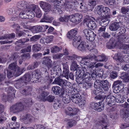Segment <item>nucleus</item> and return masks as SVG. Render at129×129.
I'll list each match as a JSON object with an SVG mask.
<instances>
[{"label": "nucleus", "instance_id": "nucleus-24", "mask_svg": "<svg viewBox=\"0 0 129 129\" xmlns=\"http://www.w3.org/2000/svg\"><path fill=\"white\" fill-rule=\"evenodd\" d=\"M93 61H90L89 60V61H87L86 60H84L82 61L81 63H82V66L83 65H85L86 66V67L87 68H89L91 67H93L94 65L96 63V62H93Z\"/></svg>", "mask_w": 129, "mask_h": 129}, {"label": "nucleus", "instance_id": "nucleus-21", "mask_svg": "<svg viewBox=\"0 0 129 129\" xmlns=\"http://www.w3.org/2000/svg\"><path fill=\"white\" fill-rule=\"evenodd\" d=\"M52 90L53 93L56 95H62L63 92L62 90V89L57 86L52 87Z\"/></svg>", "mask_w": 129, "mask_h": 129}, {"label": "nucleus", "instance_id": "nucleus-30", "mask_svg": "<svg viewBox=\"0 0 129 129\" xmlns=\"http://www.w3.org/2000/svg\"><path fill=\"white\" fill-rule=\"evenodd\" d=\"M94 109L98 111L101 112L104 110V106L101 102L96 103Z\"/></svg>", "mask_w": 129, "mask_h": 129}, {"label": "nucleus", "instance_id": "nucleus-52", "mask_svg": "<svg viewBox=\"0 0 129 129\" xmlns=\"http://www.w3.org/2000/svg\"><path fill=\"white\" fill-rule=\"evenodd\" d=\"M76 18V20L77 21V23L80 22L81 19L82 18V16L81 14L75 13L74 14Z\"/></svg>", "mask_w": 129, "mask_h": 129}, {"label": "nucleus", "instance_id": "nucleus-26", "mask_svg": "<svg viewBox=\"0 0 129 129\" xmlns=\"http://www.w3.org/2000/svg\"><path fill=\"white\" fill-rule=\"evenodd\" d=\"M52 61L48 57H45L42 63L46 66L48 68H50L52 66Z\"/></svg>", "mask_w": 129, "mask_h": 129}, {"label": "nucleus", "instance_id": "nucleus-49", "mask_svg": "<svg viewBox=\"0 0 129 129\" xmlns=\"http://www.w3.org/2000/svg\"><path fill=\"white\" fill-rule=\"evenodd\" d=\"M117 86L118 87V89L119 90V91L121 89H123V91L126 90L127 92H129V89L128 88L125 87L124 88L123 84H119L118 85H117Z\"/></svg>", "mask_w": 129, "mask_h": 129}, {"label": "nucleus", "instance_id": "nucleus-37", "mask_svg": "<svg viewBox=\"0 0 129 129\" xmlns=\"http://www.w3.org/2000/svg\"><path fill=\"white\" fill-rule=\"evenodd\" d=\"M95 47V45L94 43L93 44L92 42L89 43L88 44L86 45V48L89 51L93 50V51H95L96 50L94 49Z\"/></svg>", "mask_w": 129, "mask_h": 129}, {"label": "nucleus", "instance_id": "nucleus-28", "mask_svg": "<svg viewBox=\"0 0 129 129\" xmlns=\"http://www.w3.org/2000/svg\"><path fill=\"white\" fill-rule=\"evenodd\" d=\"M77 29L75 28L71 30L67 34V37L69 39H71L75 36L77 34Z\"/></svg>", "mask_w": 129, "mask_h": 129}, {"label": "nucleus", "instance_id": "nucleus-54", "mask_svg": "<svg viewBox=\"0 0 129 129\" xmlns=\"http://www.w3.org/2000/svg\"><path fill=\"white\" fill-rule=\"evenodd\" d=\"M32 74H34V79H37L38 78H35V76L36 77L39 76H40L41 74V72H40V70H39L38 69H37L35 70V71L33 72L32 73H31Z\"/></svg>", "mask_w": 129, "mask_h": 129}, {"label": "nucleus", "instance_id": "nucleus-27", "mask_svg": "<svg viewBox=\"0 0 129 129\" xmlns=\"http://www.w3.org/2000/svg\"><path fill=\"white\" fill-rule=\"evenodd\" d=\"M89 74L91 75L90 76L92 77V79H93L95 80L97 78V73L96 72L95 70V69L94 67V66L93 65V67H90L89 68Z\"/></svg>", "mask_w": 129, "mask_h": 129}, {"label": "nucleus", "instance_id": "nucleus-10", "mask_svg": "<svg viewBox=\"0 0 129 129\" xmlns=\"http://www.w3.org/2000/svg\"><path fill=\"white\" fill-rule=\"evenodd\" d=\"M85 71H86L85 69L80 70H77V73L79 75V74H81L83 78L84 79L85 81H88L90 80L92 78V77L90 76L91 75H90V74L88 72H85Z\"/></svg>", "mask_w": 129, "mask_h": 129}, {"label": "nucleus", "instance_id": "nucleus-2", "mask_svg": "<svg viewBox=\"0 0 129 129\" xmlns=\"http://www.w3.org/2000/svg\"><path fill=\"white\" fill-rule=\"evenodd\" d=\"M111 17V15H107L105 18H99L96 20L97 22L101 26L98 30L99 34H102L105 32L106 27L109 22V19Z\"/></svg>", "mask_w": 129, "mask_h": 129}, {"label": "nucleus", "instance_id": "nucleus-29", "mask_svg": "<svg viewBox=\"0 0 129 129\" xmlns=\"http://www.w3.org/2000/svg\"><path fill=\"white\" fill-rule=\"evenodd\" d=\"M115 101L118 103H122L125 101L126 99L123 96L118 94L115 95Z\"/></svg>", "mask_w": 129, "mask_h": 129}, {"label": "nucleus", "instance_id": "nucleus-25", "mask_svg": "<svg viewBox=\"0 0 129 129\" xmlns=\"http://www.w3.org/2000/svg\"><path fill=\"white\" fill-rule=\"evenodd\" d=\"M53 17L49 16L48 15L44 14L43 18L41 20V22L51 23L53 20Z\"/></svg>", "mask_w": 129, "mask_h": 129}, {"label": "nucleus", "instance_id": "nucleus-18", "mask_svg": "<svg viewBox=\"0 0 129 129\" xmlns=\"http://www.w3.org/2000/svg\"><path fill=\"white\" fill-rule=\"evenodd\" d=\"M97 83L94 82V87L95 89L93 90L92 93L95 95L99 93V94H102L104 92L103 90L98 85Z\"/></svg>", "mask_w": 129, "mask_h": 129}, {"label": "nucleus", "instance_id": "nucleus-23", "mask_svg": "<svg viewBox=\"0 0 129 129\" xmlns=\"http://www.w3.org/2000/svg\"><path fill=\"white\" fill-rule=\"evenodd\" d=\"M33 119V117L29 114H27L25 116H21L20 117L21 120L25 121L27 122H31Z\"/></svg>", "mask_w": 129, "mask_h": 129}, {"label": "nucleus", "instance_id": "nucleus-34", "mask_svg": "<svg viewBox=\"0 0 129 129\" xmlns=\"http://www.w3.org/2000/svg\"><path fill=\"white\" fill-rule=\"evenodd\" d=\"M15 37V34L14 33L9 34H6L0 37V40L10 39L11 38H14Z\"/></svg>", "mask_w": 129, "mask_h": 129}, {"label": "nucleus", "instance_id": "nucleus-56", "mask_svg": "<svg viewBox=\"0 0 129 129\" xmlns=\"http://www.w3.org/2000/svg\"><path fill=\"white\" fill-rule=\"evenodd\" d=\"M120 48H123L125 52V53H129V45L124 44L122 47H120Z\"/></svg>", "mask_w": 129, "mask_h": 129}, {"label": "nucleus", "instance_id": "nucleus-44", "mask_svg": "<svg viewBox=\"0 0 129 129\" xmlns=\"http://www.w3.org/2000/svg\"><path fill=\"white\" fill-rule=\"evenodd\" d=\"M69 19V16L65 15L63 17H61L59 18V20L61 22H67Z\"/></svg>", "mask_w": 129, "mask_h": 129}, {"label": "nucleus", "instance_id": "nucleus-45", "mask_svg": "<svg viewBox=\"0 0 129 129\" xmlns=\"http://www.w3.org/2000/svg\"><path fill=\"white\" fill-rule=\"evenodd\" d=\"M53 38V36H49L47 37L46 38H43V40L46 43H48L52 41Z\"/></svg>", "mask_w": 129, "mask_h": 129}, {"label": "nucleus", "instance_id": "nucleus-5", "mask_svg": "<svg viewBox=\"0 0 129 129\" xmlns=\"http://www.w3.org/2000/svg\"><path fill=\"white\" fill-rule=\"evenodd\" d=\"M19 16L20 18L23 19H31L34 17V14L30 9H26L21 10Z\"/></svg>", "mask_w": 129, "mask_h": 129}, {"label": "nucleus", "instance_id": "nucleus-1", "mask_svg": "<svg viewBox=\"0 0 129 129\" xmlns=\"http://www.w3.org/2000/svg\"><path fill=\"white\" fill-rule=\"evenodd\" d=\"M33 104V101L30 98L26 99L24 102L17 103L13 104L10 108V111L13 114H18L22 112L26 106H30Z\"/></svg>", "mask_w": 129, "mask_h": 129}, {"label": "nucleus", "instance_id": "nucleus-3", "mask_svg": "<svg viewBox=\"0 0 129 129\" xmlns=\"http://www.w3.org/2000/svg\"><path fill=\"white\" fill-rule=\"evenodd\" d=\"M94 10L98 14L101 16H104L105 15H106L104 17L101 18H105L107 15H109L110 11L109 8L107 7H104L101 5L97 6L95 8Z\"/></svg>", "mask_w": 129, "mask_h": 129}, {"label": "nucleus", "instance_id": "nucleus-22", "mask_svg": "<svg viewBox=\"0 0 129 129\" xmlns=\"http://www.w3.org/2000/svg\"><path fill=\"white\" fill-rule=\"evenodd\" d=\"M71 97L72 101L75 104H78L81 100L80 95L79 94H72Z\"/></svg>", "mask_w": 129, "mask_h": 129}, {"label": "nucleus", "instance_id": "nucleus-16", "mask_svg": "<svg viewBox=\"0 0 129 129\" xmlns=\"http://www.w3.org/2000/svg\"><path fill=\"white\" fill-rule=\"evenodd\" d=\"M29 8L31 11H32L35 12L37 17L40 18L42 14L41 12L37 6L35 5H32L30 6Z\"/></svg>", "mask_w": 129, "mask_h": 129}, {"label": "nucleus", "instance_id": "nucleus-41", "mask_svg": "<svg viewBox=\"0 0 129 129\" xmlns=\"http://www.w3.org/2000/svg\"><path fill=\"white\" fill-rule=\"evenodd\" d=\"M39 64L38 62H35L33 64L29 65L27 67V69L29 70L34 69L35 68L37 67Z\"/></svg>", "mask_w": 129, "mask_h": 129}, {"label": "nucleus", "instance_id": "nucleus-48", "mask_svg": "<svg viewBox=\"0 0 129 129\" xmlns=\"http://www.w3.org/2000/svg\"><path fill=\"white\" fill-rule=\"evenodd\" d=\"M12 125H11L10 124H9L10 128L11 129H18L20 126V124L18 122H15L14 123L12 124H11Z\"/></svg>", "mask_w": 129, "mask_h": 129}, {"label": "nucleus", "instance_id": "nucleus-62", "mask_svg": "<svg viewBox=\"0 0 129 129\" xmlns=\"http://www.w3.org/2000/svg\"><path fill=\"white\" fill-rule=\"evenodd\" d=\"M6 119V118L4 116L0 114V123H4Z\"/></svg>", "mask_w": 129, "mask_h": 129}, {"label": "nucleus", "instance_id": "nucleus-12", "mask_svg": "<svg viewBox=\"0 0 129 129\" xmlns=\"http://www.w3.org/2000/svg\"><path fill=\"white\" fill-rule=\"evenodd\" d=\"M83 22L88 28L92 29H95L96 26L95 22L89 17L85 18L84 19Z\"/></svg>", "mask_w": 129, "mask_h": 129}, {"label": "nucleus", "instance_id": "nucleus-6", "mask_svg": "<svg viewBox=\"0 0 129 129\" xmlns=\"http://www.w3.org/2000/svg\"><path fill=\"white\" fill-rule=\"evenodd\" d=\"M52 83L57 84L61 86L62 88L64 90L68 89L69 87L68 85H70L69 84H71L69 82H68L58 77L55 79Z\"/></svg>", "mask_w": 129, "mask_h": 129}, {"label": "nucleus", "instance_id": "nucleus-35", "mask_svg": "<svg viewBox=\"0 0 129 129\" xmlns=\"http://www.w3.org/2000/svg\"><path fill=\"white\" fill-rule=\"evenodd\" d=\"M86 48V44L85 42H81L79 44L77 48L79 50L81 51L85 50Z\"/></svg>", "mask_w": 129, "mask_h": 129}, {"label": "nucleus", "instance_id": "nucleus-32", "mask_svg": "<svg viewBox=\"0 0 129 129\" xmlns=\"http://www.w3.org/2000/svg\"><path fill=\"white\" fill-rule=\"evenodd\" d=\"M32 88L28 86H26L21 91V93L23 95L28 94L32 91Z\"/></svg>", "mask_w": 129, "mask_h": 129}, {"label": "nucleus", "instance_id": "nucleus-13", "mask_svg": "<svg viewBox=\"0 0 129 129\" xmlns=\"http://www.w3.org/2000/svg\"><path fill=\"white\" fill-rule=\"evenodd\" d=\"M41 70L42 71H43L42 73L45 82H48L49 84H50L52 81L53 79L54 78V77H52L49 75L48 72L47 71L46 69L45 68H42Z\"/></svg>", "mask_w": 129, "mask_h": 129}, {"label": "nucleus", "instance_id": "nucleus-64", "mask_svg": "<svg viewBox=\"0 0 129 129\" xmlns=\"http://www.w3.org/2000/svg\"><path fill=\"white\" fill-rule=\"evenodd\" d=\"M69 20L73 23L77 22L74 14L69 16Z\"/></svg>", "mask_w": 129, "mask_h": 129}, {"label": "nucleus", "instance_id": "nucleus-43", "mask_svg": "<svg viewBox=\"0 0 129 129\" xmlns=\"http://www.w3.org/2000/svg\"><path fill=\"white\" fill-rule=\"evenodd\" d=\"M78 63L77 62L76 60L73 61L72 63L71 66V70H76L78 66Z\"/></svg>", "mask_w": 129, "mask_h": 129}, {"label": "nucleus", "instance_id": "nucleus-60", "mask_svg": "<svg viewBox=\"0 0 129 129\" xmlns=\"http://www.w3.org/2000/svg\"><path fill=\"white\" fill-rule=\"evenodd\" d=\"M48 94L46 92L43 91L41 94L39 98L42 100H45V98Z\"/></svg>", "mask_w": 129, "mask_h": 129}, {"label": "nucleus", "instance_id": "nucleus-19", "mask_svg": "<svg viewBox=\"0 0 129 129\" xmlns=\"http://www.w3.org/2000/svg\"><path fill=\"white\" fill-rule=\"evenodd\" d=\"M93 61H95L96 63L98 62L106 61V58L104 55H99L97 56L93 54Z\"/></svg>", "mask_w": 129, "mask_h": 129}, {"label": "nucleus", "instance_id": "nucleus-4", "mask_svg": "<svg viewBox=\"0 0 129 129\" xmlns=\"http://www.w3.org/2000/svg\"><path fill=\"white\" fill-rule=\"evenodd\" d=\"M27 3L24 1H20L18 3L16 7L13 10L10 9L9 11L11 12L12 13L14 14L21 10L26 9H30L29 8L30 6L27 7Z\"/></svg>", "mask_w": 129, "mask_h": 129}, {"label": "nucleus", "instance_id": "nucleus-7", "mask_svg": "<svg viewBox=\"0 0 129 129\" xmlns=\"http://www.w3.org/2000/svg\"><path fill=\"white\" fill-rule=\"evenodd\" d=\"M18 56L16 54H14L11 55L9 59V61L13 62L10 64L8 67L9 70L11 71H14L16 72V70L18 67L17 65L16 62Z\"/></svg>", "mask_w": 129, "mask_h": 129}, {"label": "nucleus", "instance_id": "nucleus-14", "mask_svg": "<svg viewBox=\"0 0 129 129\" xmlns=\"http://www.w3.org/2000/svg\"><path fill=\"white\" fill-rule=\"evenodd\" d=\"M34 78V74L31 73L26 74L22 78H20L21 80L26 84L29 82L31 80H33Z\"/></svg>", "mask_w": 129, "mask_h": 129}, {"label": "nucleus", "instance_id": "nucleus-58", "mask_svg": "<svg viewBox=\"0 0 129 129\" xmlns=\"http://www.w3.org/2000/svg\"><path fill=\"white\" fill-rule=\"evenodd\" d=\"M76 121L74 120L70 121H69L67 123V125L68 127H71L75 125L76 124Z\"/></svg>", "mask_w": 129, "mask_h": 129}, {"label": "nucleus", "instance_id": "nucleus-59", "mask_svg": "<svg viewBox=\"0 0 129 129\" xmlns=\"http://www.w3.org/2000/svg\"><path fill=\"white\" fill-rule=\"evenodd\" d=\"M86 81L84 82L83 86L86 89H88L90 88L92 85V84L89 82H86Z\"/></svg>", "mask_w": 129, "mask_h": 129}, {"label": "nucleus", "instance_id": "nucleus-31", "mask_svg": "<svg viewBox=\"0 0 129 129\" xmlns=\"http://www.w3.org/2000/svg\"><path fill=\"white\" fill-rule=\"evenodd\" d=\"M76 81L79 84H82L83 83H84V82H85V81L84 80V79L81 77H82V76L79 74V75L77 73V70L76 71Z\"/></svg>", "mask_w": 129, "mask_h": 129}, {"label": "nucleus", "instance_id": "nucleus-11", "mask_svg": "<svg viewBox=\"0 0 129 129\" xmlns=\"http://www.w3.org/2000/svg\"><path fill=\"white\" fill-rule=\"evenodd\" d=\"M95 82L97 83L98 85L101 89H103L105 91L108 90L109 82L107 80L101 81L99 80H97Z\"/></svg>", "mask_w": 129, "mask_h": 129}, {"label": "nucleus", "instance_id": "nucleus-40", "mask_svg": "<svg viewBox=\"0 0 129 129\" xmlns=\"http://www.w3.org/2000/svg\"><path fill=\"white\" fill-rule=\"evenodd\" d=\"M41 45L39 44H35L33 45L32 46V50L35 52H37L41 49Z\"/></svg>", "mask_w": 129, "mask_h": 129}, {"label": "nucleus", "instance_id": "nucleus-9", "mask_svg": "<svg viewBox=\"0 0 129 129\" xmlns=\"http://www.w3.org/2000/svg\"><path fill=\"white\" fill-rule=\"evenodd\" d=\"M129 36L128 35L122 34L119 36L116 40L117 42L116 41L117 46L120 47H122L125 44H123V43H127V40Z\"/></svg>", "mask_w": 129, "mask_h": 129}, {"label": "nucleus", "instance_id": "nucleus-20", "mask_svg": "<svg viewBox=\"0 0 129 129\" xmlns=\"http://www.w3.org/2000/svg\"><path fill=\"white\" fill-rule=\"evenodd\" d=\"M116 46H117V45L115 39L112 38L109 42L107 43V47L108 49H111Z\"/></svg>", "mask_w": 129, "mask_h": 129}, {"label": "nucleus", "instance_id": "nucleus-63", "mask_svg": "<svg viewBox=\"0 0 129 129\" xmlns=\"http://www.w3.org/2000/svg\"><path fill=\"white\" fill-rule=\"evenodd\" d=\"M84 0H83L77 2L78 4L81 9H82L84 8V6L83 5L84 4Z\"/></svg>", "mask_w": 129, "mask_h": 129}, {"label": "nucleus", "instance_id": "nucleus-61", "mask_svg": "<svg viewBox=\"0 0 129 129\" xmlns=\"http://www.w3.org/2000/svg\"><path fill=\"white\" fill-rule=\"evenodd\" d=\"M115 58L119 60V61H121L122 59V54L120 53H118L116 54H115Z\"/></svg>", "mask_w": 129, "mask_h": 129}, {"label": "nucleus", "instance_id": "nucleus-57", "mask_svg": "<svg viewBox=\"0 0 129 129\" xmlns=\"http://www.w3.org/2000/svg\"><path fill=\"white\" fill-rule=\"evenodd\" d=\"M22 69H20L19 67L16 69V73L15 74V76L17 77L19 76L23 72V71Z\"/></svg>", "mask_w": 129, "mask_h": 129}, {"label": "nucleus", "instance_id": "nucleus-53", "mask_svg": "<svg viewBox=\"0 0 129 129\" xmlns=\"http://www.w3.org/2000/svg\"><path fill=\"white\" fill-rule=\"evenodd\" d=\"M75 60H76L77 62L80 64L81 66H82V63L81 62L83 60H82V57L80 56H78L76 55V57L75 58Z\"/></svg>", "mask_w": 129, "mask_h": 129}, {"label": "nucleus", "instance_id": "nucleus-46", "mask_svg": "<svg viewBox=\"0 0 129 129\" xmlns=\"http://www.w3.org/2000/svg\"><path fill=\"white\" fill-rule=\"evenodd\" d=\"M7 70H5L3 73H0V82L4 81L6 78V72Z\"/></svg>", "mask_w": 129, "mask_h": 129}, {"label": "nucleus", "instance_id": "nucleus-50", "mask_svg": "<svg viewBox=\"0 0 129 129\" xmlns=\"http://www.w3.org/2000/svg\"><path fill=\"white\" fill-rule=\"evenodd\" d=\"M69 73V69H63L62 75L65 77L67 79H69L68 74Z\"/></svg>", "mask_w": 129, "mask_h": 129}, {"label": "nucleus", "instance_id": "nucleus-39", "mask_svg": "<svg viewBox=\"0 0 129 129\" xmlns=\"http://www.w3.org/2000/svg\"><path fill=\"white\" fill-rule=\"evenodd\" d=\"M14 91L13 88L11 87H9L7 90L8 94H10L11 97L13 98L15 96Z\"/></svg>", "mask_w": 129, "mask_h": 129}, {"label": "nucleus", "instance_id": "nucleus-42", "mask_svg": "<svg viewBox=\"0 0 129 129\" xmlns=\"http://www.w3.org/2000/svg\"><path fill=\"white\" fill-rule=\"evenodd\" d=\"M93 54H89L88 55L83 56L82 58V60L88 59L90 61H93Z\"/></svg>", "mask_w": 129, "mask_h": 129}, {"label": "nucleus", "instance_id": "nucleus-17", "mask_svg": "<svg viewBox=\"0 0 129 129\" xmlns=\"http://www.w3.org/2000/svg\"><path fill=\"white\" fill-rule=\"evenodd\" d=\"M121 26L120 22H114L110 24L109 28L111 30L114 31L118 30Z\"/></svg>", "mask_w": 129, "mask_h": 129}, {"label": "nucleus", "instance_id": "nucleus-36", "mask_svg": "<svg viewBox=\"0 0 129 129\" xmlns=\"http://www.w3.org/2000/svg\"><path fill=\"white\" fill-rule=\"evenodd\" d=\"M63 102L65 104H68L70 101V98L69 95L66 94H64L62 98Z\"/></svg>", "mask_w": 129, "mask_h": 129}, {"label": "nucleus", "instance_id": "nucleus-51", "mask_svg": "<svg viewBox=\"0 0 129 129\" xmlns=\"http://www.w3.org/2000/svg\"><path fill=\"white\" fill-rule=\"evenodd\" d=\"M7 71L6 73L7 72V76L8 78H10L12 77L15 74V72L14 71H11V70H6Z\"/></svg>", "mask_w": 129, "mask_h": 129}, {"label": "nucleus", "instance_id": "nucleus-55", "mask_svg": "<svg viewBox=\"0 0 129 129\" xmlns=\"http://www.w3.org/2000/svg\"><path fill=\"white\" fill-rule=\"evenodd\" d=\"M41 38V36L40 35H35L32 37L30 39L31 41L36 42L38 40Z\"/></svg>", "mask_w": 129, "mask_h": 129}, {"label": "nucleus", "instance_id": "nucleus-15", "mask_svg": "<svg viewBox=\"0 0 129 129\" xmlns=\"http://www.w3.org/2000/svg\"><path fill=\"white\" fill-rule=\"evenodd\" d=\"M115 98L113 96L108 95L106 98L105 103L110 106H112L115 104Z\"/></svg>", "mask_w": 129, "mask_h": 129}, {"label": "nucleus", "instance_id": "nucleus-8", "mask_svg": "<svg viewBox=\"0 0 129 129\" xmlns=\"http://www.w3.org/2000/svg\"><path fill=\"white\" fill-rule=\"evenodd\" d=\"M83 33L85 35L87 40L91 42L94 40L95 37L96 36V34L89 29H84L83 31Z\"/></svg>", "mask_w": 129, "mask_h": 129}, {"label": "nucleus", "instance_id": "nucleus-47", "mask_svg": "<svg viewBox=\"0 0 129 129\" xmlns=\"http://www.w3.org/2000/svg\"><path fill=\"white\" fill-rule=\"evenodd\" d=\"M51 52L55 53L59 52L61 49L57 46H54L51 48Z\"/></svg>", "mask_w": 129, "mask_h": 129}, {"label": "nucleus", "instance_id": "nucleus-33", "mask_svg": "<svg viewBox=\"0 0 129 129\" xmlns=\"http://www.w3.org/2000/svg\"><path fill=\"white\" fill-rule=\"evenodd\" d=\"M43 28L42 26H33L31 28V30L33 33H37L41 32Z\"/></svg>", "mask_w": 129, "mask_h": 129}, {"label": "nucleus", "instance_id": "nucleus-38", "mask_svg": "<svg viewBox=\"0 0 129 129\" xmlns=\"http://www.w3.org/2000/svg\"><path fill=\"white\" fill-rule=\"evenodd\" d=\"M24 84V82L21 80L20 78L19 79L17 82L15 84V87L19 89Z\"/></svg>", "mask_w": 129, "mask_h": 129}]
</instances>
